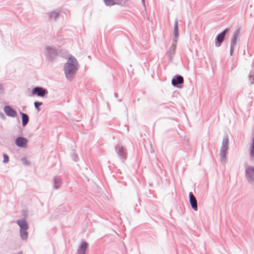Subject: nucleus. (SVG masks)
Instances as JSON below:
<instances>
[{"mask_svg": "<svg viewBox=\"0 0 254 254\" xmlns=\"http://www.w3.org/2000/svg\"><path fill=\"white\" fill-rule=\"evenodd\" d=\"M77 60L72 56H69L64 64V71L67 79L71 81L78 70Z\"/></svg>", "mask_w": 254, "mask_h": 254, "instance_id": "f257e3e1", "label": "nucleus"}, {"mask_svg": "<svg viewBox=\"0 0 254 254\" xmlns=\"http://www.w3.org/2000/svg\"><path fill=\"white\" fill-rule=\"evenodd\" d=\"M229 147V138L228 135H225L223 138L222 146L220 148V155L221 161H225L227 156V150Z\"/></svg>", "mask_w": 254, "mask_h": 254, "instance_id": "f03ea898", "label": "nucleus"}, {"mask_svg": "<svg viewBox=\"0 0 254 254\" xmlns=\"http://www.w3.org/2000/svg\"><path fill=\"white\" fill-rule=\"evenodd\" d=\"M45 56L49 61L53 62L58 56V52L55 48L48 46L46 47Z\"/></svg>", "mask_w": 254, "mask_h": 254, "instance_id": "7ed1b4c3", "label": "nucleus"}, {"mask_svg": "<svg viewBox=\"0 0 254 254\" xmlns=\"http://www.w3.org/2000/svg\"><path fill=\"white\" fill-rule=\"evenodd\" d=\"M48 93V91L46 88L41 86H36L32 89L31 94L29 96L37 95L38 97H45Z\"/></svg>", "mask_w": 254, "mask_h": 254, "instance_id": "20e7f679", "label": "nucleus"}, {"mask_svg": "<svg viewBox=\"0 0 254 254\" xmlns=\"http://www.w3.org/2000/svg\"><path fill=\"white\" fill-rule=\"evenodd\" d=\"M230 31V29L226 28L216 36L215 39V45L216 47L221 46L224 40L225 35L228 33Z\"/></svg>", "mask_w": 254, "mask_h": 254, "instance_id": "39448f33", "label": "nucleus"}, {"mask_svg": "<svg viewBox=\"0 0 254 254\" xmlns=\"http://www.w3.org/2000/svg\"><path fill=\"white\" fill-rule=\"evenodd\" d=\"M245 176L249 183L254 182V166H250L246 168Z\"/></svg>", "mask_w": 254, "mask_h": 254, "instance_id": "423d86ee", "label": "nucleus"}, {"mask_svg": "<svg viewBox=\"0 0 254 254\" xmlns=\"http://www.w3.org/2000/svg\"><path fill=\"white\" fill-rule=\"evenodd\" d=\"M115 150L122 161L124 162L126 160L127 156V152L125 148L122 146L117 145L115 146Z\"/></svg>", "mask_w": 254, "mask_h": 254, "instance_id": "0eeeda50", "label": "nucleus"}, {"mask_svg": "<svg viewBox=\"0 0 254 254\" xmlns=\"http://www.w3.org/2000/svg\"><path fill=\"white\" fill-rule=\"evenodd\" d=\"M184 82L183 77L181 75H176L171 81L172 84L176 87L180 88L182 86Z\"/></svg>", "mask_w": 254, "mask_h": 254, "instance_id": "6e6552de", "label": "nucleus"}, {"mask_svg": "<svg viewBox=\"0 0 254 254\" xmlns=\"http://www.w3.org/2000/svg\"><path fill=\"white\" fill-rule=\"evenodd\" d=\"M28 140L23 136H18L15 140V145L20 148H24L26 146Z\"/></svg>", "mask_w": 254, "mask_h": 254, "instance_id": "1a4fd4ad", "label": "nucleus"}, {"mask_svg": "<svg viewBox=\"0 0 254 254\" xmlns=\"http://www.w3.org/2000/svg\"><path fill=\"white\" fill-rule=\"evenodd\" d=\"M189 202L191 207L194 211L197 210V200L194 195L193 194L192 192H189Z\"/></svg>", "mask_w": 254, "mask_h": 254, "instance_id": "9d476101", "label": "nucleus"}, {"mask_svg": "<svg viewBox=\"0 0 254 254\" xmlns=\"http://www.w3.org/2000/svg\"><path fill=\"white\" fill-rule=\"evenodd\" d=\"M179 27H178V19L176 18L174 24V37L172 41V45H174V46H176V44L177 43V38L179 37Z\"/></svg>", "mask_w": 254, "mask_h": 254, "instance_id": "9b49d317", "label": "nucleus"}, {"mask_svg": "<svg viewBox=\"0 0 254 254\" xmlns=\"http://www.w3.org/2000/svg\"><path fill=\"white\" fill-rule=\"evenodd\" d=\"M3 111L5 114L10 117L14 118L17 115V112L8 105L4 107Z\"/></svg>", "mask_w": 254, "mask_h": 254, "instance_id": "f8f14e48", "label": "nucleus"}, {"mask_svg": "<svg viewBox=\"0 0 254 254\" xmlns=\"http://www.w3.org/2000/svg\"><path fill=\"white\" fill-rule=\"evenodd\" d=\"M176 46L171 45L169 49L166 52V56L169 58V62L172 63L173 62L174 56L176 53Z\"/></svg>", "mask_w": 254, "mask_h": 254, "instance_id": "ddd939ff", "label": "nucleus"}, {"mask_svg": "<svg viewBox=\"0 0 254 254\" xmlns=\"http://www.w3.org/2000/svg\"><path fill=\"white\" fill-rule=\"evenodd\" d=\"M88 246V244L86 242H83L78 249V254H86V250Z\"/></svg>", "mask_w": 254, "mask_h": 254, "instance_id": "4468645a", "label": "nucleus"}, {"mask_svg": "<svg viewBox=\"0 0 254 254\" xmlns=\"http://www.w3.org/2000/svg\"><path fill=\"white\" fill-rule=\"evenodd\" d=\"M19 114L21 116L22 120V125L23 127H25L28 123L29 121V116L24 113L19 111Z\"/></svg>", "mask_w": 254, "mask_h": 254, "instance_id": "2eb2a0df", "label": "nucleus"}, {"mask_svg": "<svg viewBox=\"0 0 254 254\" xmlns=\"http://www.w3.org/2000/svg\"><path fill=\"white\" fill-rule=\"evenodd\" d=\"M16 223L19 226L20 229H28L29 226L25 219H18Z\"/></svg>", "mask_w": 254, "mask_h": 254, "instance_id": "dca6fc26", "label": "nucleus"}, {"mask_svg": "<svg viewBox=\"0 0 254 254\" xmlns=\"http://www.w3.org/2000/svg\"><path fill=\"white\" fill-rule=\"evenodd\" d=\"M240 31L239 29L235 31L231 40L230 46H235L236 44L238 38L239 36Z\"/></svg>", "mask_w": 254, "mask_h": 254, "instance_id": "f3484780", "label": "nucleus"}, {"mask_svg": "<svg viewBox=\"0 0 254 254\" xmlns=\"http://www.w3.org/2000/svg\"><path fill=\"white\" fill-rule=\"evenodd\" d=\"M249 157L250 159L254 158V137L252 138L249 148Z\"/></svg>", "mask_w": 254, "mask_h": 254, "instance_id": "a211bd4d", "label": "nucleus"}, {"mask_svg": "<svg viewBox=\"0 0 254 254\" xmlns=\"http://www.w3.org/2000/svg\"><path fill=\"white\" fill-rule=\"evenodd\" d=\"M28 229H20V236L22 240H27L28 236Z\"/></svg>", "mask_w": 254, "mask_h": 254, "instance_id": "6ab92c4d", "label": "nucleus"}, {"mask_svg": "<svg viewBox=\"0 0 254 254\" xmlns=\"http://www.w3.org/2000/svg\"><path fill=\"white\" fill-rule=\"evenodd\" d=\"M54 188L56 190L59 189L61 186V179L60 177H55L54 178Z\"/></svg>", "mask_w": 254, "mask_h": 254, "instance_id": "aec40b11", "label": "nucleus"}, {"mask_svg": "<svg viewBox=\"0 0 254 254\" xmlns=\"http://www.w3.org/2000/svg\"><path fill=\"white\" fill-rule=\"evenodd\" d=\"M59 11L53 10V11L49 13V17L51 20L54 19L55 21H56L57 20V18L59 17Z\"/></svg>", "mask_w": 254, "mask_h": 254, "instance_id": "412c9836", "label": "nucleus"}, {"mask_svg": "<svg viewBox=\"0 0 254 254\" xmlns=\"http://www.w3.org/2000/svg\"><path fill=\"white\" fill-rule=\"evenodd\" d=\"M115 5H118L120 6H124L125 4L128 1V0H115Z\"/></svg>", "mask_w": 254, "mask_h": 254, "instance_id": "4be33fe9", "label": "nucleus"}, {"mask_svg": "<svg viewBox=\"0 0 254 254\" xmlns=\"http://www.w3.org/2000/svg\"><path fill=\"white\" fill-rule=\"evenodd\" d=\"M103 1L106 6H111L115 5V0H103Z\"/></svg>", "mask_w": 254, "mask_h": 254, "instance_id": "5701e85b", "label": "nucleus"}, {"mask_svg": "<svg viewBox=\"0 0 254 254\" xmlns=\"http://www.w3.org/2000/svg\"><path fill=\"white\" fill-rule=\"evenodd\" d=\"M34 105L35 109L37 110V111L39 112L41 110L40 107L43 105V103L42 102L35 101L34 103Z\"/></svg>", "mask_w": 254, "mask_h": 254, "instance_id": "b1692460", "label": "nucleus"}, {"mask_svg": "<svg viewBox=\"0 0 254 254\" xmlns=\"http://www.w3.org/2000/svg\"><path fill=\"white\" fill-rule=\"evenodd\" d=\"M249 79L251 84H253L254 82V72L252 71H251L249 75Z\"/></svg>", "mask_w": 254, "mask_h": 254, "instance_id": "393cba45", "label": "nucleus"}, {"mask_svg": "<svg viewBox=\"0 0 254 254\" xmlns=\"http://www.w3.org/2000/svg\"><path fill=\"white\" fill-rule=\"evenodd\" d=\"M71 157L72 159L75 162H77L78 160V155L74 152L71 154Z\"/></svg>", "mask_w": 254, "mask_h": 254, "instance_id": "a878e982", "label": "nucleus"}, {"mask_svg": "<svg viewBox=\"0 0 254 254\" xmlns=\"http://www.w3.org/2000/svg\"><path fill=\"white\" fill-rule=\"evenodd\" d=\"M3 163H7L9 161V157L6 154H3Z\"/></svg>", "mask_w": 254, "mask_h": 254, "instance_id": "bb28decb", "label": "nucleus"}, {"mask_svg": "<svg viewBox=\"0 0 254 254\" xmlns=\"http://www.w3.org/2000/svg\"><path fill=\"white\" fill-rule=\"evenodd\" d=\"M21 160L23 164L26 165H29L30 164L29 161L27 159L26 157H22Z\"/></svg>", "mask_w": 254, "mask_h": 254, "instance_id": "cd10ccee", "label": "nucleus"}, {"mask_svg": "<svg viewBox=\"0 0 254 254\" xmlns=\"http://www.w3.org/2000/svg\"><path fill=\"white\" fill-rule=\"evenodd\" d=\"M234 46H230V55L232 56L234 53Z\"/></svg>", "mask_w": 254, "mask_h": 254, "instance_id": "c85d7f7f", "label": "nucleus"}, {"mask_svg": "<svg viewBox=\"0 0 254 254\" xmlns=\"http://www.w3.org/2000/svg\"><path fill=\"white\" fill-rule=\"evenodd\" d=\"M162 107L164 109H168L171 108H174L172 105L168 106V105H163Z\"/></svg>", "mask_w": 254, "mask_h": 254, "instance_id": "c756f323", "label": "nucleus"}, {"mask_svg": "<svg viewBox=\"0 0 254 254\" xmlns=\"http://www.w3.org/2000/svg\"><path fill=\"white\" fill-rule=\"evenodd\" d=\"M114 96H115V97L117 98L118 97V94L117 93H115Z\"/></svg>", "mask_w": 254, "mask_h": 254, "instance_id": "7c9ffc66", "label": "nucleus"}, {"mask_svg": "<svg viewBox=\"0 0 254 254\" xmlns=\"http://www.w3.org/2000/svg\"><path fill=\"white\" fill-rule=\"evenodd\" d=\"M141 1L142 2L143 4L145 5V0H141Z\"/></svg>", "mask_w": 254, "mask_h": 254, "instance_id": "2f4dec72", "label": "nucleus"}, {"mask_svg": "<svg viewBox=\"0 0 254 254\" xmlns=\"http://www.w3.org/2000/svg\"><path fill=\"white\" fill-rule=\"evenodd\" d=\"M23 254L22 252H19L18 254Z\"/></svg>", "mask_w": 254, "mask_h": 254, "instance_id": "473e14b6", "label": "nucleus"}, {"mask_svg": "<svg viewBox=\"0 0 254 254\" xmlns=\"http://www.w3.org/2000/svg\"><path fill=\"white\" fill-rule=\"evenodd\" d=\"M0 115H1L2 116L4 117V115H3V113H0Z\"/></svg>", "mask_w": 254, "mask_h": 254, "instance_id": "72a5a7b5", "label": "nucleus"}, {"mask_svg": "<svg viewBox=\"0 0 254 254\" xmlns=\"http://www.w3.org/2000/svg\"><path fill=\"white\" fill-rule=\"evenodd\" d=\"M118 101H119V102H122V100H121V99H119V100H118Z\"/></svg>", "mask_w": 254, "mask_h": 254, "instance_id": "f704fd0d", "label": "nucleus"}, {"mask_svg": "<svg viewBox=\"0 0 254 254\" xmlns=\"http://www.w3.org/2000/svg\"><path fill=\"white\" fill-rule=\"evenodd\" d=\"M25 107H23V111H24V110H25Z\"/></svg>", "mask_w": 254, "mask_h": 254, "instance_id": "c9c22d12", "label": "nucleus"}]
</instances>
